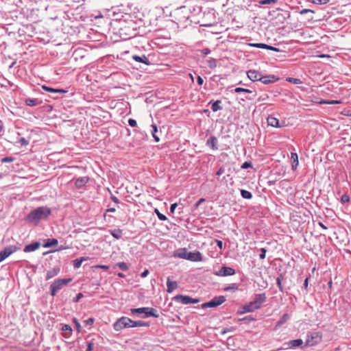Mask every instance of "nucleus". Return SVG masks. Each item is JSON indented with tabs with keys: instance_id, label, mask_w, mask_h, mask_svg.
<instances>
[{
	"instance_id": "obj_1",
	"label": "nucleus",
	"mask_w": 351,
	"mask_h": 351,
	"mask_svg": "<svg viewBox=\"0 0 351 351\" xmlns=\"http://www.w3.org/2000/svg\"><path fill=\"white\" fill-rule=\"evenodd\" d=\"M135 18L134 14L123 13L121 15V18L112 19L111 24L114 29L119 30L121 36H125V39H127L133 37L136 34L135 32L139 27Z\"/></svg>"
},
{
	"instance_id": "obj_2",
	"label": "nucleus",
	"mask_w": 351,
	"mask_h": 351,
	"mask_svg": "<svg viewBox=\"0 0 351 351\" xmlns=\"http://www.w3.org/2000/svg\"><path fill=\"white\" fill-rule=\"evenodd\" d=\"M51 214V209L47 206H40L30 211L25 220L34 226H38L41 220H46Z\"/></svg>"
},
{
	"instance_id": "obj_3",
	"label": "nucleus",
	"mask_w": 351,
	"mask_h": 351,
	"mask_svg": "<svg viewBox=\"0 0 351 351\" xmlns=\"http://www.w3.org/2000/svg\"><path fill=\"white\" fill-rule=\"evenodd\" d=\"M266 300L267 296L265 293L255 294L254 298L252 301L239 308L237 314L242 315L246 313L254 312L256 310L261 308L262 304L265 303Z\"/></svg>"
},
{
	"instance_id": "obj_4",
	"label": "nucleus",
	"mask_w": 351,
	"mask_h": 351,
	"mask_svg": "<svg viewBox=\"0 0 351 351\" xmlns=\"http://www.w3.org/2000/svg\"><path fill=\"white\" fill-rule=\"evenodd\" d=\"M142 326L149 327V322H145L141 320L134 321L128 317H121L113 324V328L115 331H120L124 328Z\"/></svg>"
},
{
	"instance_id": "obj_5",
	"label": "nucleus",
	"mask_w": 351,
	"mask_h": 351,
	"mask_svg": "<svg viewBox=\"0 0 351 351\" xmlns=\"http://www.w3.org/2000/svg\"><path fill=\"white\" fill-rule=\"evenodd\" d=\"M176 256L178 258L189 260L193 262L202 261L203 259L200 252H189L186 248L179 249L176 253Z\"/></svg>"
},
{
	"instance_id": "obj_6",
	"label": "nucleus",
	"mask_w": 351,
	"mask_h": 351,
	"mask_svg": "<svg viewBox=\"0 0 351 351\" xmlns=\"http://www.w3.org/2000/svg\"><path fill=\"white\" fill-rule=\"evenodd\" d=\"M131 313L133 315H138L143 319L147 318L149 317H153L158 318L159 314L156 308L152 307H141L136 308H131Z\"/></svg>"
},
{
	"instance_id": "obj_7",
	"label": "nucleus",
	"mask_w": 351,
	"mask_h": 351,
	"mask_svg": "<svg viewBox=\"0 0 351 351\" xmlns=\"http://www.w3.org/2000/svg\"><path fill=\"white\" fill-rule=\"evenodd\" d=\"M190 9L181 6L174 11V18L178 23H185L190 18Z\"/></svg>"
},
{
	"instance_id": "obj_8",
	"label": "nucleus",
	"mask_w": 351,
	"mask_h": 351,
	"mask_svg": "<svg viewBox=\"0 0 351 351\" xmlns=\"http://www.w3.org/2000/svg\"><path fill=\"white\" fill-rule=\"evenodd\" d=\"M72 281V278H58L53 281L50 285L49 290L51 296L54 297L56 295L58 291L62 289L64 286L67 285Z\"/></svg>"
},
{
	"instance_id": "obj_9",
	"label": "nucleus",
	"mask_w": 351,
	"mask_h": 351,
	"mask_svg": "<svg viewBox=\"0 0 351 351\" xmlns=\"http://www.w3.org/2000/svg\"><path fill=\"white\" fill-rule=\"evenodd\" d=\"M322 339V334L318 332H315L311 335H308L304 347L315 346L321 342Z\"/></svg>"
},
{
	"instance_id": "obj_10",
	"label": "nucleus",
	"mask_w": 351,
	"mask_h": 351,
	"mask_svg": "<svg viewBox=\"0 0 351 351\" xmlns=\"http://www.w3.org/2000/svg\"><path fill=\"white\" fill-rule=\"evenodd\" d=\"M226 300V297L223 295L215 296L210 301L202 304L201 308L203 309L206 308H215L223 304Z\"/></svg>"
},
{
	"instance_id": "obj_11",
	"label": "nucleus",
	"mask_w": 351,
	"mask_h": 351,
	"mask_svg": "<svg viewBox=\"0 0 351 351\" xmlns=\"http://www.w3.org/2000/svg\"><path fill=\"white\" fill-rule=\"evenodd\" d=\"M172 300L182 304H197L199 302V299L193 298L186 295H177L172 298Z\"/></svg>"
},
{
	"instance_id": "obj_12",
	"label": "nucleus",
	"mask_w": 351,
	"mask_h": 351,
	"mask_svg": "<svg viewBox=\"0 0 351 351\" xmlns=\"http://www.w3.org/2000/svg\"><path fill=\"white\" fill-rule=\"evenodd\" d=\"M41 88L43 90L49 92L50 93V95H49V97H51L53 99H58L60 98V96L62 94L67 93V90H66L64 89L54 88L52 87L47 86L45 85L42 86Z\"/></svg>"
},
{
	"instance_id": "obj_13",
	"label": "nucleus",
	"mask_w": 351,
	"mask_h": 351,
	"mask_svg": "<svg viewBox=\"0 0 351 351\" xmlns=\"http://www.w3.org/2000/svg\"><path fill=\"white\" fill-rule=\"evenodd\" d=\"M18 250H19V248L15 245H9L5 247L3 250L0 251V263Z\"/></svg>"
},
{
	"instance_id": "obj_14",
	"label": "nucleus",
	"mask_w": 351,
	"mask_h": 351,
	"mask_svg": "<svg viewBox=\"0 0 351 351\" xmlns=\"http://www.w3.org/2000/svg\"><path fill=\"white\" fill-rule=\"evenodd\" d=\"M235 274V269L230 267L222 266L215 275L219 276H229Z\"/></svg>"
},
{
	"instance_id": "obj_15",
	"label": "nucleus",
	"mask_w": 351,
	"mask_h": 351,
	"mask_svg": "<svg viewBox=\"0 0 351 351\" xmlns=\"http://www.w3.org/2000/svg\"><path fill=\"white\" fill-rule=\"evenodd\" d=\"M303 343L304 342H303L302 339H297L290 340L287 342H285L284 343V346H287L285 349H293V348H296L298 347L302 348V346L303 345ZM303 348H304V347L303 346Z\"/></svg>"
},
{
	"instance_id": "obj_16",
	"label": "nucleus",
	"mask_w": 351,
	"mask_h": 351,
	"mask_svg": "<svg viewBox=\"0 0 351 351\" xmlns=\"http://www.w3.org/2000/svg\"><path fill=\"white\" fill-rule=\"evenodd\" d=\"M247 75L248 78L253 82H255V81L261 82V79H259V78L262 77V74L256 70H249L247 72Z\"/></svg>"
},
{
	"instance_id": "obj_17",
	"label": "nucleus",
	"mask_w": 351,
	"mask_h": 351,
	"mask_svg": "<svg viewBox=\"0 0 351 351\" xmlns=\"http://www.w3.org/2000/svg\"><path fill=\"white\" fill-rule=\"evenodd\" d=\"M261 82L264 84H269L277 82L279 78L274 75H262Z\"/></svg>"
},
{
	"instance_id": "obj_18",
	"label": "nucleus",
	"mask_w": 351,
	"mask_h": 351,
	"mask_svg": "<svg viewBox=\"0 0 351 351\" xmlns=\"http://www.w3.org/2000/svg\"><path fill=\"white\" fill-rule=\"evenodd\" d=\"M267 121L268 125L274 127V128H281L285 125L284 124L283 125L280 124L279 120L277 118L273 117L272 115L268 116V117L267 119Z\"/></svg>"
},
{
	"instance_id": "obj_19",
	"label": "nucleus",
	"mask_w": 351,
	"mask_h": 351,
	"mask_svg": "<svg viewBox=\"0 0 351 351\" xmlns=\"http://www.w3.org/2000/svg\"><path fill=\"white\" fill-rule=\"evenodd\" d=\"M132 60H135L136 62L143 63L145 65H150L151 62L149 60L148 58L145 55H133L132 57Z\"/></svg>"
},
{
	"instance_id": "obj_20",
	"label": "nucleus",
	"mask_w": 351,
	"mask_h": 351,
	"mask_svg": "<svg viewBox=\"0 0 351 351\" xmlns=\"http://www.w3.org/2000/svg\"><path fill=\"white\" fill-rule=\"evenodd\" d=\"M217 142V138L215 136H211L206 141V145L213 150H217L218 149Z\"/></svg>"
},
{
	"instance_id": "obj_21",
	"label": "nucleus",
	"mask_w": 351,
	"mask_h": 351,
	"mask_svg": "<svg viewBox=\"0 0 351 351\" xmlns=\"http://www.w3.org/2000/svg\"><path fill=\"white\" fill-rule=\"evenodd\" d=\"M40 243L38 241H35V242H33L30 244L25 245L23 249V251L25 252H34V251H36V250H38L40 247Z\"/></svg>"
},
{
	"instance_id": "obj_22",
	"label": "nucleus",
	"mask_w": 351,
	"mask_h": 351,
	"mask_svg": "<svg viewBox=\"0 0 351 351\" xmlns=\"http://www.w3.org/2000/svg\"><path fill=\"white\" fill-rule=\"evenodd\" d=\"M60 272V267L59 266L53 267L51 270H48L46 274L45 280H48L56 276Z\"/></svg>"
},
{
	"instance_id": "obj_23",
	"label": "nucleus",
	"mask_w": 351,
	"mask_h": 351,
	"mask_svg": "<svg viewBox=\"0 0 351 351\" xmlns=\"http://www.w3.org/2000/svg\"><path fill=\"white\" fill-rule=\"evenodd\" d=\"M88 180L89 178L87 176L80 177L75 180V185L77 189H81L86 185Z\"/></svg>"
},
{
	"instance_id": "obj_24",
	"label": "nucleus",
	"mask_w": 351,
	"mask_h": 351,
	"mask_svg": "<svg viewBox=\"0 0 351 351\" xmlns=\"http://www.w3.org/2000/svg\"><path fill=\"white\" fill-rule=\"evenodd\" d=\"M43 101L38 98H27L25 100V104L28 106H36L42 104Z\"/></svg>"
},
{
	"instance_id": "obj_25",
	"label": "nucleus",
	"mask_w": 351,
	"mask_h": 351,
	"mask_svg": "<svg viewBox=\"0 0 351 351\" xmlns=\"http://www.w3.org/2000/svg\"><path fill=\"white\" fill-rule=\"evenodd\" d=\"M290 318V315L288 313H285L281 318L276 322L275 325V330L279 328L282 324H285Z\"/></svg>"
},
{
	"instance_id": "obj_26",
	"label": "nucleus",
	"mask_w": 351,
	"mask_h": 351,
	"mask_svg": "<svg viewBox=\"0 0 351 351\" xmlns=\"http://www.w3.org/2000/svg\"><path fill=\"white\" fill-rule=\"evenodd\" d=\"M167 291L168 293H171L178 288V282L176 281H171L170 278H168L167 280Z\"/></svg>"
},
{
	"instance_id": "obj_27",
	"label": "nucleus",
	"mask_w": 351,
	"mask_h": 351,
	"mask_svg": "<svg viewBox=\"0 0 351 351\" xmlns=\"http://www.w3.org/2000/svg\"><path fill=\"white\" fill-rule=\"evenodd\" d=\"M58 244V241L56 239H47L45 240V243L43 244V247L46 248L52 247L57 246Z\"/></svg>"
},
{
	"instance_id": "obj_28",
	"label": "nucleus",
	"mask_w": 351,
	"mask_h": 351,
	"mask_svg": "<svg viewBox=\"0 0 351 351\" xmlns=\"http://www.w3.org/2000/svg\"><path fill=\"white\" fill-rule=\"evenodd\" d=\"M291 167L292 169H295L298 166L299 161H298V154L295 152H291Z\"/></svg>"
},
{
	"instance_id": "obj_29",
	"label": "nucleus",
	"mask_w": 351,
	"mask_h": 351,
	"mask_svg": "<svg viewBox=\"0 0 351 351\" xmlns=\"http://www.w3.org/2000/svg\"><path fill=\"white\" fill-rule=\"evenodd\" d=\"M62 331L63 333V336L66 338L69 337L72 334V328L68 324H64L62 327Z\"/></svg>"
},
{
	"instance_id": "obj_30",
	"label": "nucleus",
	"mask_w": 351,
	"mask_h": 351,
	"mask_svg": "<svg viewBox=\"0 0 351 351\" xmlns=\"http://www.w3.org/2000/svg\"><path fill=\"white\" fill-rule=\"evenodd\" d=\"M221 103V100H217L214 102L212 101L209 104H211V109L213 112H217L222 109V106L220 105Z\"/></svg>"
},
{
	"instance_id": "obj_31",
	"label": "nucleus",
	"mask_w": 351,
	"mask_h": 351,
	"mask_svg": "<svg viewBox=\"0 0 351 351\" xmlns=\"http://www.w3.org/2000/svg\"><path fill=\"white\" fill-rule=\"evenodd\" d=\"M88 259V257H81L80 258H76L73 261V266L75 269H78L80 267L83 261Z\"/></svg>"
},
{
	"instance_id": "obj_32",
	"label": "nucleus",
	"mask_w": 351,
	"mask_h": 351,
	"mask_svg": "<svg viewBox=\"0 0 351 351\" xmlns=\"http://www.w3.org/2000/svg\"><path fill=\"white\" fill-rule=\"evenodd\" d=\"M239 289V285L237 283H232L225 287L223 290L224 291H235Z\"/></svg>"
},
{
	"instance_id": "obj_33",
	"label": "nucleus",
	"mask_w": 351,
	"mask_h": 351,
	"mask_svg": "<svg viewBox=\"0 0 351 351\" xmlns=\"http://www.w3.org/2000/svg\"><path fill=\"white\" fill-rule=\"evenodd\" d=\"M110 234L117 239H119L122 235V230L117 228L110 231Z\"/></svg>"
},
{
	"instance_id": "obj_34",
	"label": "nucleus",
	"mask_w": 351,
	"mask_h": 351,
	"mask_svg": "<svg viewBox=\"0 0 351 351\" xmlns=\"http://www.w3.org/2000/svg\"><path fill=\"white\" fill-rule=\"evenodd\" d=\"M152 134L153 138H154V141L156 142H159L160 138L157 135L158 128H157L156 125H155V124L152 125Z\"/></svg>"
},
{
	"instance_id": "obj_35",
	"label": "nucleus",
	"mask_w": 351,
	"mask_h": 351,
	"mask_svg": "<svg viewBox=\"0 0 351 351\" xmlns=\"http://www.w3.org/2000/svg\"><path fill=\"white\" fill-rule=\"evenodd\" d=\"M241 195L243 199H250L252 198V194L250 191L245 189H241Z\"/></svg>"
},
{
	"instance_id": "obj_36",
	"label": "nucleus",
	"mask_w": 351,
	"mask_h": 351,
	"mask_svg": "<svg viewBox=\"0 0 351 351\" xmlns=\"http://www.w3.org/2000/svg\"><path fill=\"white\" fill-rule=\"evenodd\" d=\"M256 320V319L252 315H247L244 317L239 319V322H242L245 324H248L250 322H254Z\"/></svg>"
},
{
	"instance_id": "obj_37",
	"label": "nucleus",
	"mask_w": 351,
	"mask_h": 351,
	"mask_svg": "<svg viewBox=\"0 0 351 351\" xmlns=\"http://www.w3.org/2000/svg\"><path fill=\"white\" fill-rule=\"evenodd\" d=\"M208 66L210 69H215L217 67V61L215 58H210L207 60Z\"/></svg>"
},
{
	"instance_id": "obj_38",
	"label": "nucleus",
	"mask_w": 351,
	"mask_h": 351,
	"mask_svg": "<svg viewBox=\"0 0 351 351\" xmlns=\"http://www.w3.org/2000/svg\"><path fill=\"white\" fill-rule=\"evenodd\" d=\"M232 92H234V93H252V91L250 89H247V88H241V87H237V88H235L233 90H232Z\"/></svg>"
},
{
	"instance_id": "obj_39",
	"label": "nucleus",
	"mask_w": 351,
	"mask_h": 351,
	"mask_svg": "<svg viewBox=\"0 0 351 351\" xmlns=\"http://www.w3.org/2000/svg\"><path fill=\"white\" fill-rule=\"evenodd\" d=\"M154 213L156 214L158 218L160 220V221H166L167 219V217L162 214L159 210L157 208H155L154 210Z\"/></svg>"
},
{
	"instance_id": "obj_40",
	"label": "nucleus",
	"mask_w": 351,
	"mask_h": 351,
	"mask_svg": "<svg viewBox=\"0 0 351 351\" xmlns=\"http://www.w3.org/2000/svg\"><path fill=\"white\" fill-rule=\"evenodd\" d=\"M329 1L330 0H307V1L317 5H324L328 3Z\"/></svg>"
},
{
	"instance_id": "obj_41",
	"label": "nucleus",
	"mask_w": 351,
	"mask_h": 351,
	"mask_svg": "<svg viewBox=\"0 0 351 351\" xmlns=\"http://www.w3.org/2000/svg\"><path fill=\"white\" fill-rule=\"evenodd\" d=\"M286 80L289 82L293 83L294 84H302V81L299 78H295V77H287Z\"/></svg>"
},
{
	"instance_id": "obj_42",
	"label": "nucleus",
	"mask_w": 351,
	"mask_h": 351,
	"mask_svg": "<svg viewBox=\"0 0 351 351\" xmlns=\"http://www.w3.org/2000/svg\"><path fill=\"white\" fill-rule=\"evenodd\" d=\"M116 266L119 267L122 271H127L129 269L128 264L124 262L117 263Z\"/></svg>"
},
{
	"instance_id": "obj_43",
	"label": "nucleus",
	"mask_w": 351,
	"mask_h": 351,
	"mask_svg": "<svg viewBox=\"0 0 351 351\" xmlns=\"http://www.w3.org/2000/svg\"><path fill=\"white\" fill-rule=\"evenodd\" d=\"M278 1V0H260L259 3L261 5H270L274 4Z\"/></svg>"
},
{
	"instance_id": "obj_44",
	"label": "nucleus",
	"mask_w": 351,
	"mask_h": 351,
	"mask_svg": "<svg viewBox=\"0 0 351 351\" xmlns=\"http://www.w3.org/2000/svg\"><path fill=\"white\" fill-rule=\"evenodd\" d=\"M14 160V158L12 156H6V157L2 158L1 159V163L11 162H13Z\"/></svg>"
},
{
	"instance_id": "obj_45",
	"label": "nucleus",
	"mask_w": 351,
	"mask_h": 351,
	"mask_svg": "<svg viewBox=\"0 0 351 351\" xmlns=\"http://www.w3.org/2000/svg\"><path fill=\"white\" fill-rule=\"evenodd\" d=\"M350 201V196L349 195L345 193L343 194L341 197V202L342 204L348 203Z\"/></svg>"
},
{
	"instance_id": "obj_46",
	"label": "nucleus",
	"mask_w": 351,
	"mask_h": 351,
	"mask_svg": "<svg viewBox=\"0 0 351 351\" xmlns=\"http://www.w3.org/2000/svg\"><path fill=\"white\" fill-rule=\"evenodd\" d=\"M278 16H281L283 20H286L287 19H289L290 17V12L289 11H285L282 14H278Z\"/></svg>"
},
{
	"instance_id": "obj_47",
	"label": "nucleus",
	"mask_w": 351,
	"mask_h": 351,
	"mask_svg": "<svg viewBox=\"0 0 351 351\" xmlns=\"http://www.w3.org/2000/svg\"><path fill=\"white\" fill-rule=\"evenodd\" d=\"M259 251L261 252V254H259V258L261 260L265 259V256H266L267 249L264 248V247H262V248H261L259 250Z\"/></svg>"
},
{
	"instance_id": "obj_48",
	"label": "nucleus",
	"mask_w": 351,
	"mask_h": 351,
	"mask_svg": "<svg viewBox=\"0 0 351 351\" xmlns=\"http://www.w3.org/2000/svg\"><path fill=\"white\" fill-rule=\"evenodd\" d=\"M211 51L209 48H204L201 50V55L203 58L210 53Z\"/></svg>"
},
{
	"instance_id": "obj_49",
	"label": "nucleus",
	"mask_w": 351,
	"mask_h": 351,
	"mask_svg": "<svg viewBox=\"0 0 351 351\" xmlns=\"http://www.w3.org/2000/svg\"><path fill=\"white\" fill-rule=\"evenodd\" d=\"M252 167V164L250 161H245L241 165V169H246Z\"/></svg>"
},
{
	"instance_id": "obj_50",
	"label": "nucleus",
	"mask_w": 351,
	"mask_h": 351,
	"mask_svg": "<svg viewBox=\"0 0 351 351\" xmlns=\"http://www.w3.org/2000/svg\"><path fill=\"white\" fill-rule=\"evenodd\" d=\"M95 319L93 317H90L84 321L85 326H92L94 323Z\"/></svg>"
},
{
	"instance_id": "obj_51",
	"label": "nucleus",
	"mask_w": 351,
	"mask_h": 351,
	"mask_svg": "<svg viewBox=\"0 0 351 351\" xmlns=\"http://www.w3.org/2000/svg\"><path fill=\"white\" fill-rule=\"evenodd\" d=\"M19 142L23 146H26L29 144V141L25 138L24 137H21L19 139Z\"/></svg>"
},
{
	"instance_id": "obj_52",
	"label": "nucleus",
	"mask_w": 351,
	"mask_h": 351,
	"mask_svg": "<svg viewBox=\"0 0 351 351\" xmlns=\"http://www.w3.org/2000/svg\"><path fill=\"white\" fill-rule=\"evenodd\" d=\"M323 103L329 104V105H334V104H341V101H339V100H328V101H325Z\"/></svg>"
},
{
	"instance_id": "obj_53",
	"label": "nucleus",
	"mask_w": 351,
	"mask_h": 351,
	"mask_svg": "<svg viewBox=\"0 0 351 351\" xmlns=\"http://www.w3.org/2000/svg\"><path fill=\"white\" fill-rule=\"evenodd\" d=\"M276 285L280 292H284V287L282 285V281H280L279 278H276Z\"/></svg>"
},
{
	"instance_id": "obj_54",
	"label": "nucleus",
	"mask_w": 351,
	"mask_h": 351,
	"mask_svg": "<svg viewBox=\"0 0 351 351\" xmlns=\"http://www.w3.org/2000/svg\"><path fill=\"white\" fill-rule=\"evenodd\" d=\"M128 124L132 128H135L137 126L136 121L134 119H128Z\"/></svg>"
},
{
	"instance_id": "obj_55",
	"label": "nucleus",
	"mask_w": 351,
	"mask_h": 351,
	"mask_svg": "<svg viewBox=\"0 0 351 351\" xmlns=\"http://www.w3.org/2000/svg\"><path fill=\"white\" fill-rule=\"evenodd\" d=\"M73 322L75 324V326L77 328V331L80 332V330H81V326H80V322L77 321V319L76 318H74L73 319Z\"/></svg>"
},
{
	"instance_id": "obj_56",
	"label": "nucleus",
	"mask_w": 351,
	"mask_h": 351,
	"mask_svg": "<svg viewBox=\"0 0 351 351\" xmlns=\"http://www.w3.org/2000/svg\"><path fill=\"white\" fill-rule=\"evenodd\" d=\"M83 296L84 295L82 293H78L76 295V296L73 299V302L75 303L79 302L80 300L83 298Z\"/></svg>"
},
{
	"instance_id": "obj_57",
	"label": "nucleus",
	"mask_w": 351,
	"mask_h": 351,
	"mask_svg": "<svg viewBox=\"0 0 351 351\" xmlns=\"http://www.w3.org/2000/svg\"><path fill=\"white\" fill-rule=\"evenodd\" d=\"M94 346H95V344H94L93 342L88 341L87 342V348H86V350L88 351H92L94 349Z\"/></svg>"
},
{
	"instance_id": "obj_58",
	"label": "nucleus",
	"mask_w": 351,
	"mask_h": 351,
	"mask_svg": "<svg viewBox=\"0 0 351 351\" xmlns=\"http://www.w3.org/2000/svg\"><path fill=\"white\" fill-rule=\"evenodd\" d=\"M300 14H307V13H314V10H311V9H303V10H301L300 12Z\"/></svg>"
},
{
	"instance_id": "obj_59",
	"label": "nucleus",
	"mask_w": 351,
	"mask_h": 351,
	"mask_svg": "<svg viewBox=\"0 0 351 351\" xmlns=\"http://www.w3.org/2000/svg\"><path fill=\"white\" fill-rule=\"evenodd\" d=\"M215 242H216V243H217V247H218L220 250H222V249L223 248L224 245H223V241H222L216 239V240H215Z\"/></svg>"
},
{
	"instance_id": "obj_60",
	"label": "nucleus",
	"mask_w": 351,
	"mask_h": 351,
	"mask_svg": "<svg viewBox=\"0 0 351 351\" xmlns=\"http://www.w3.org/2000/svg\"><path fill=\"white\" fill-rule=\"evenodd\" d=\"M225 172V169L223 167H221L216 172V175L219 176L222 175Z\"/></svg>"
},
{
	"instance_id": "obj_61",
	"label": "nucleus",
	"mask_w": 351,
	"mask_h": 351,
	"mask_svg": "<svg viewBox=\"0 0 351 351\" xmlns=\"http://www.w3.org/2000/svg\"><path fill=\"white\" fill-rule=\"evenodd\" d=\"M205 202V199L204 198H200L194 205V207L195 208H198V206L203 202Z\"/></svg>"
},
{
	"instance_id": "obj_62",
	"label": "nucleus",
	"mask_w": 351,
	"mask_h": 351,
	"mask_svg": "<svg viewBox=\"0 0 351 351\" xmlns=\"http://www.w3.org/2000/svg\"><path fill=\"white\" fill-rule=\"evenodd\" d=\"M178 206V204L177 203H173L170 206V213H173L176 207Z\"/></svg>"
},
{
	"instance_id": "obj_63",
	"label": "nucleus",
	"mask_w": 351,
	"mask_h": 351,
	"mask_svg": "<svg viewBox=\"0 0 351 351\" xmlns=\"http://www.w3.org/2000/svg\"><path fill=\"white\" fill-rule=\"evenodd\" d=\"M258 48L260 49H269V45L265 44V43H259Z\"/></svg>"
},
{
	"instance_id": "obj_64",
	"label": "nucleus",
	"mask_w": 351,
	"mask_h": 351,
	"mask_svg": "<svg viewBox=\"0 0 351 351\" xmlns=\"http://www.w3.org/2000/svg\"><path fill=\"white\" fill-rule=\"evenodd\" d=\"M149 274V269H145L141 274V276L142 278H145L147 276V275Z\"/></svg>"
}]
</instances>
